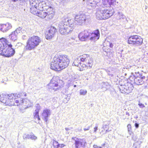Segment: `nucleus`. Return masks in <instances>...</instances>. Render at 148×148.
I'll return each mask as SVG.
<instances>
[{
	"label": "nucleus",
	"mask_w": 148,
	"mask_h": 148,
	"mask_svg": "<svg viewBox=\"0 0 148 148\" xmlns=\"http://www.w3.org/2000/svg\"><path fill=\"white\" fill-rule=\"evenodd\" d=\"M70 61L67 55H56L51 63V69L56 71L64 69L68 66Z\"/></svg>",
	"instance_id": "obj_1"
},
{
	"label": "nucleus",
	"mask_w": 148,
	"mask_h": 148,
	"mask_svg": "<svg viewBox=\"0 0 148 148\" xmlns=\"http://www.w3.org/2000/svg\"><path fill=\"white\" fill-rule=\"evenodd\" d=\"M74 26V20L69 18L62 19L58 26L59 31L62 35H66L72 31Z\"/></svg>",
	"instance_id": "obj_2"
},
{
	"label": "nucleus",
	"mask_w": 148,
	"mask_h": 148,
	"mask_svg": "<svg viewBox=\"0 0 148 148\" xmlns=\"http://www.w3.org/2000/svg\"><path fill=\"white\" fill-rule=\"evenodd\" d=\"M41 41L40 38L37 36H34L29 38L24 49L26 50H31L37 46Z\"/></svg>",
	"instance_id": "obj_3"
},
{
	"label": "nucleus",
	"mask_w": 148,
	"mask_h": 148,
	"mask_svg": "<svg viewBox=\"0 0 148 148\" xmlns=\"http://www.w3.org/2000/svg\"><path fill=\"white\" fill-rule=\"evenodd\" d=\"M8 42L7 46L4 48L3 51L1 52V55L6 57H10L12 56L15 53L14 49L12 48V45L10 44H9Z\"/></svg>",
	"instance_id": "obj_4"
},
{
	"label": "nucleus",
	"mask_w": 148,
	"mask_h": 148,
	"mask_svg": "<svg viewBox=\"0 0 148 148\" xmlns=\"http://www.w3.org/2000/svg\"><path fill=\"white\" fill-rule=\"evenodd\" d=\"M84 60L82 61L84 63L82 65L81 64L80 68H79L80 71H82L86 69H90L93 64L92 59L90 58L89 56L86 54V56Z\"/></svg>",
	"instance_id": "obj_5"
},
{
	"label": "nucleus",
	"mask_w": 148,
	"mask_h": 148,
	"mask_svg": "<svg viewBox=\"0 0 148 148\" xmlns=\"http://www.w3.org/2000/svg\"><path fill=\"white\" fill-rule=\"evenodd\" d=\"M143 42V39L141 37L137 35L130 36L128 39V43L138 46L141 45Z\"/></svg>",
	"instance_id": "obj_6"
},
{
	"label": "nucleus",
	"mask_w": 148,
	"mask_h": 148,
	"mask_svg": "<svg viewBox=\"0 0 148 148\" xmlns=\"http://www.w3.org/2000/svg\"><path fill=\"white\" fill-rule=\"evenodd\" d=\"M119 88L121 93L129 94L131 92L133 88V86L132 84L127 82L124 85H121Z\"/></svg>",
	"instance_id": "obj_7"
},
{
	"label": "nucleus",
	"mask_w": 148,
	"mask_h": 148,
	"mask_svg": "<svg viewBox=\"0 0 148 148\" xmlns=\"http://www.w3.org/2000/svg\"><path fill=\"white\" fill-rule=\"evenodd\" d=\"M87 19V16L84 14L76 15L75 17V21H74V24L81 25L85 23Z\"/></svg>",
	"instance_id": "obj_8"
},
{
	"label": "nucleus",
	"mask_w": 148,
	"mask_h": 148,
	"mask_svg": "<svg viewBox=\"0 0 148 148\" xmlns=\"http://www.w3.org/2000/svg\"><path fill=\"white\" fill-rule=\"evenodd\" d=\"M8 96H6L3 101V103L5 106H14V104L15 97L14 94H12L7 95Z\"/></svg>",
	"instance_id": "obj_9"
},
{
	"label": "nucleus",
	"mask_w": 148,
	"mask_h": 148,
	"mask_svg": "<svg viewBox=\"0 0 148 148\" xmlns=\"http://www.w3.org/2000/svg\"><path fill=\"white\" fill-rule=\"evenodd\" d=\"M26 32V31L24 30H22V28L19 27L17 28L15 31L12 32L10 35V39L14 41L16 40L19 34L22 35Z\"/></svg>",
	"instance_id": "obj_10"
},
{
	"label": "nucleus",
	"mask_w": 148,
	"mask_h": 148,
	"mask_svg": "<svg viewBox=\"0 0 148 148\" xmlns=\"http://www.w3.org/2000/svg\"><path fill=\"white\" fill-rule=\"evenodd\" d=\"M133 76L135 84L139 85H141L144 83L143 79L145 77L144 76H142V75L139 74L138 72H135Z\"/></svg>",
	"instance_id": "obj_11"
},
{
	"label": "nucleus",
	"mask_w": 148,
	"mask_h": 148,
	"mask_svg": "<svg viewBox=\"0 0 148 148\" xmlns=\"http://www.w3.org/2000/svg\"><path fill=\"white\" fill-rule=\"evenodd\" d=\"M48 88L51 90H54L56 91L61 88V86L58 85L57 82H56L53 79H52L50 82L48 84Z\"/></svg>",
	"instance_id": "obj_12"
},
{
	"label": "nucleus",
	"mask_w": 148,
	"mask_h": 148,
	"mask_svg": "<svg viewBox=\"0 0 148 148\" xmlns=\"http://www.w3.org/2000/svg\"><path fill=\"white\" fill-rule=\"evenodd\" d=\"M99 37L100 33L98 29L94 31L92 33H89V39L91 41H97L99 39Z\"/></svg>",
	"instance_id": "obj_13"
},
{
	"label": "nucleus",
	"mask_w": 148,
	"mask_h": 148,
	"mask_svg": "<svg viewBox=\"0 0 148 148\" xmlns=\"http://www.w3.org/2000/svg\"><path fill=\"white\" fill-rule=\"evenodd\" d=\"M29 1L30 7V12L33 14H36V11L39 9L38 8V4H37L35 1L33 0H29Z\"/></svg>",
	"instance_id": "obj_14"
},
{
	"label": "nucleus",
	"mask_w": 148,
	"mask_h": 148,
	"mask_svg": "<svg viewBox=\"0 0 148 148\" xmlns=\"http://www.w3.org/2000/svg\"><path fill=\"white\" fill-rule=\"evenodd\" d=\"M86 56V54H84L82 56H80L78 57L77 58L75 59L74 62L73 64V66H77L79 68H80V66H81V61L84 60L85 59V57Z\"/></svg>",
	"instance_id": "obj_15"
},
{
	"label": "nucleus",
	"mask_w": 148,
	"mask_h": 148,
	"mask_svg": "<svg viewBox=\"0 0 148 148\" xmlns=\"http://www.w3.org/2000/svg\"><path fill=\"white\" fill-rule=\"evenodd\" d=\"M12 27L11 24L9 23H7L6 24H0V30L3 32H7Z\"/></svg>",
	"instance_id": "obj_16"
},
{
	"label": "nucleus",
	"mask_w": 148,
	"mask_h": 148,
	"mask_svg": "<svg viewBox=\"0 0 148 148\" xmlns=\"http://www.w3.org/2000/svg\"><path fill=\"white\" fill-rule=\"evenodd\" d=\"M101 8L103 12V19L108 18L113 14L112 11L105 9L103 7H101Z\"/></svg>",
	"instance_id": "obj_17"
},
{
	"label": "nucleus",
	"mask_w": 148,
	"mask_h": 148,
	"mask_svg": "<svg viewBox=\"0 0 148 148\" xmlns=\"http://www.w3.org/2000/svg\"><path fill=\"white\" fill-rule=\"evenodd\" d=\"M78 36L80 40L82 41H85L87 38L89 39V33L87 30H84L79 34Z\"/></svg>",
	"instance_id": "obj_18"
},
{
	"label": "nucleus",
	"mask_w": 148,
	"mask_h": 148,
	"mask_svg": "<svg viewBox=\"0 0 148 148\" xmlns=\"http://www.w3.org/2000/svg\"><path fill=\"white\" fill-rule=\"evenodd\" d=\"M56 29L54 27H51L50 29L45 34V37L47 39L51 38L53 36Z\"/></svg>",
	"instance_id": "obj_19"
},
{
	"label": "nucleus",
	"mask_w": 148,
	"mask_h": 148,
	"mask_svg": "<svg viewBox=\"0 0 148 148\" xmlns=\"http://www.w3.org/2000/svg\"><path fill=\"white\" fill-rule=\"evenodd\" d=\"M75 148H83L85 146L86 143L84 139L75 140Z\"/></svg>",
	"instance_id": "obj_20"
},
{
	"label": "nucleus",
	"mask_w": 148,
	"mask_h": 148,
	"mask_svg": "<svg viewBox=\"0 0 148 148\" xmlns=\"http://www.w3.org/2000/svg\"><path fill=\"white\" fill-rule=\"evenodd\" d=\"M116 0H103V5L106 7L114 6L116 4Z\"/></svg>",
	"instance_id": "obj_21"
},
{
	"label": "nucleus",
	"mask_w": 148,
	"mask_h": 148,
	"mask_svg": "<svg viewBox=\"0 0 148 148\" xmlns=\"http://www.w3.org/2000/svg\"><path fill=\"white\" fill-rule=\"evenodd\" d=\"M7 43L8 41L6 39L2 38L0 39V51L1 52L3 51L4 48L7 46ZM1 53L0 52V54L1 55Z\"/></svg>",
	"instance_id": "obj_22"
},
{
	"label": "nucleus",
	"mask_w": 148,
	"mask_h": 148,
	"mask_svg": "<svg viewBox=\"0 0 148 148\" xmlns=\"http://www.w3.org/2000/svg\"><path fill=\"white\" fill-rule=\"evenodd\" d=\"M51 114L50 110L47 109H45L42 114V118L44 119L45 121L47 122V121L48 117Z\"/></svg>",
	"instance_id": "obj_23"
},
{
	"label": "nucleus",
	"mask_w": 148,
	"mask_h": 148,
	"mask_svg": "<svg viewBox=\"0 0 148 148\" xmlns=\"http://www.w3.org/2000/svg\"><path fill=\"white\" fill-rule=\"evenodd\" d=\"M101 0H87L86 3L88 5L92 7L98 6L97 4L100 2Z\"/></svg>",
	"instance_id": "obj_24"
},
{
	"label": "nucleus",
	"mask_w": 148,
	"mask_h": 148,
	"mask_svg": "<svg viewBox=\"0 0 148 148\" xmlns=\"http://www.w3.org/2000/svg\"><path fill=\"white\" fill-rule=\"evenodd\" d=\"M36 12H37V13H36V14H34L42 18H45L47 15L48 14V13L47 12H45L44 11H43V10H41L40 9L39 10L38 9Z\"/></svg>",
	"instance_id": "obj_25"
},
{
	"label": "nucleus",
	"mask_w": 148,
	"mask_h": 148,
	"mask_svg": "<svg viewBox=\"0 0 148 148\" xmlns=\"http://www.w3.org/2000/svg\"><path fill=\"white\" fill-rule=\"evenodd\" d=\"M116 15V17L117 19L123 20L125 21H128L127 18L122 12H119Z\"/></svg>",
	"instance_id": "obj_26"
},
{
	"label": "nucleus",
	"mask_w": 148,
	"mask_h": 148,
	"mask_svg": "<svg viewBox=\"0 0 148 148\" xmlns=\"http://www.w3.org/2000/svg\"><path fill=\"white\" fill-rule=\"evenodd\" d=\"M20 102L22 103V105L25 107L24 108H27L32 106V104L28 100L26 99H25L24 100H22V101H20Z\"/></svg>",
	"instance_id": "obj_27"
},
{
	"label": "nucleus",
	"mask_w": 148,
	"mask_h": 148,
	"mask_svg": "<svg viewBox=\"0 0 148 148\" xmlns=\"http://www.w3.org/2000/svg\"><path fill=\"white\" fill-rule=\"evenodd\" d=\"M111 129H109V126L108 125H105L103 126V127L101 128V130L100 132V134L103 135L106 134V133L110 131Z\"/></svg>",
	"instance_id": "obj_28"
},
{
	"label": "nucleus",
	"mask_w": 148,
	"mask_h": 148,
	"mask_svg": "<svg viewBox=\"0 0 148 148\" xmlns=\"http://www.w3.org/2000/svg\"><path fill=\"white\" fill-rule=\"evenodd\" d=\"M103 11L102 10L101 6L99 8V10L97 11L96 13V16L97 19L98 20H101L103 19Z\"/></svg>",
	"instance_id": "obj_29"
},
{
	"label": "nucleus",
	"mask_w": 148,
	"mask_h": 148,
	"mask_svg": "<svg viewBox=\"0 0 148 148\" xmlns=\"http://www.w3.org/2000/svg\"><path fill=\"white\" fill-rule=\"evenodd\" d=\"M14 95H15V98L16 97L17 98L21 97V98H22V97L26 96V93L25 92H22L17 93L14 94Z\"/></svg>",
	"instance_id": "obj_30"
},
{
	"label": "nucleus",
	"mask_w": 148,
	"mask_h": 148,
	"mask_svg": "<svg viewBox=\"0 0 148 148\" xmlns=\"http://www.w3.org/2000/svg\"><path fill=\"white\" fill-rule=\"evenodd\" d=\"M35 112L34 114V118L36 120L35 122H37L40 120L38 115L39 109H37L35 110Z\"/></svg>",
	"instance_id": "obj_31"
},
{
	"label": "nucleus",
	"mask_w": 148,
	"mask_h": 148,
	"mask_svg": "<svg viewBox=\"0 0 148 148\" xmlns=\"http://www.w3.org/2000/svg\"><path fill=\"white\" fill-rule=\"evenodd\" d=\"M38 5V8H39V9H40L41 10H43L44 8L47 5V3L45 1H42Z\"/></svg>",
	"instance_id": "obj_32"
},
{
	"label": "nucleus",
	"mask_w": 148,
	"mask_h": 148,
	"mask_svg": "<svg viewBox=\"0 0 148 148\" xmlns=\"http://www.w3.org/2000/svg\"><path fill=\"white\" fill-rule=\"evenodd\" d=\"M6 96H8L7 94L0 93V101L3 103V101L4 100Z\"/></svg>",
	"instance_id": "obj_33"
},
{
	"label": "nucleus",
	"mask_w": 148,
	"mask_h": 148,
	"mask_svg": "<svg viewBox=\"0 0 148 148\" xmlns=\"http://www.w3.org/2000/svg\"><path fill=\"white\" fill-rule=\"evenodd\" d=\"M141 142L138 141L135 142L132 148H140V147Z\"/></svg>",
	"instance_id": "obj_34"
},
{
	"label": "nucleus",
	"mask_w": 148,
	"mask_h": 148,
	"mask_svg": "<svg viewBox=\"0 0 148 148\" xmlns=\"http://www.w3.org/2000/svg\"><path fill=\"white\" fill-rule=\"evenodd\" d=\"M53 145L54 148H58L59 147V144L56 140H53Z\"/></svg>",
	"instance_id": "obj_35"
},
{
	"label": "nucleus",
	"mask_w": 148,
	"mask_h": 148,
	"mask_svg": "<svg viewBox=\"0 0 148 148\" xmlns=\"http://www.w3.org/2000/svg\"><path fill=\"white\" fill-rule=\"evenodd\" d=\"M87 93V90L83 89H81L79 91V94L80 95H86Z\"/></svg>",
	"instance_id": "obj_36"
},
{
	"label": "nucleus",
	"mask_w": 148,
	"mask_h": 148,
	"mask_svg": "<svg viewBox=\"0 0 148 148\" xmlns=\"http://www.w3.org/2000/svg\"><path fill=\"white\" fill-rule=\"evenodd\" d=\"M30 135L29 134H25L23 135V138L24 139L26 140L27 139H30Z\"/></svg>",
	"instance_id": "obj_37"
},
{
	"label": "nucleus",
	"mask_w": 148,
	"mask_h": 148,
	"mask_svg": "<svg viewBox=\"0 0 148 148\" xmlns=\"http://www.w3.org/2000/svg\"><path fill=\"white\" fill-rule=\"evenodd\" d=\"M21 101H22V100H16L15 102L14 103V105L16 106H18L19 105H22V103L20 102Z\"/></svg>",
	"instance_id": "obj_38"
},
{
	"label": "nucleus",
	"mask_w": 148,
	"mask_h": 148,
	"mask_svg": "<svg viewBox=\"0 0 148 148\" xmlns=\"http://www.w3.org/2000/svg\"><path fill=\"white\" fill-rule=\"evenodd\" d=\"M138 105L139 106V107L140 108H143L145 107V106L144 105V104H143L140 101H139L138 102Z\"/></svg>",
	"instance_id": "obj_39"
},
{
	"label": "nucleus",
	"mask_w": 148,
	"mask_h": 148,
	"mask_svg": "<svg viewBox=\"0 0 148 148\" xmlns=\"http://www.w3.org/2000/svg\"><path fill=\"white\" fill-rule=\"evenodd\" d=\"M127 127L128 129V131L129 132V133L131 134L132 132L131 130V127L130 124H128L127 126Z\"/></svg>",
	"instance_id": "obj_40"
},
{
	"label": "nucleus",
	"mask_w": 148,
	"mask_h": 148,
	"mask_svg": "<svg viewBox=\"0 0 148 148\" xmlns=\"http://www.w3.org/2000/svg\"><path fill=\"white\" fill-rule=\"evenodd\" d=\"M30 139L32 140H36L37 139V137L35 136L34 134L30 135Z\"/></svg>",
	"instance_id": "obj_41"
},
{
	"label": "nucleus",
	"mask_w": 148,
	"mask_h": 148,
	"mask_svg": "<svg viewBox=\"0 0 148 148\" xmlns=\"http://www.w3.org/2000/svg\"><path fill=\"white\" fill-rule=\"evenodd\" d=\"M86 127L84 128V131H86V130H89L90 128V127H91V126H86Z\"/></svg>",
	"instance_id": "obj_42"
},
{
	"label": "nucleus",
	"mask_w": 148,
	"mask_h": 148,
	"mask_svg": "<svg viewBox=\"0 0 148 148\" xmlns=\"http://www.w3.org/2000/svg\"><path fill=\"white\" fill-rule=\"evenodd\" d=\"M98 129V126H96L94 128V132H96L97 130Z\"/></svg>",
	"instance_id": "obj_43"
},
{
	"label": "nucleus",
	"mask_w": 148,
	"mask_h": 148,
	"mask_svg": "<svg viewBox=\"0 0 148 148\" xmlns=\"http://www.w3.org/2000/svg\"><path fill=\"white\" fill-rule=\"evenodd\" d=\"M42 71V69L40 68H38L37 69L36 71L38 72H40Z\"/></svg>",
	"instance_id": "obj_44"
},
{
	"label": "nucleus",
	"mask_w": 148,
	"mask_h": 148,
	"mask_svg": "<svg viewBox=\"0 0 148 148\" xmlns=\"http://www.w3.org/2000/svg\"><path fill=\"white\" fill-rule=\"evenodd\" d=\"M27 37L25 35H23L22 36V38L23 40H25L27 39Z\"/></svg>",
	"instance_id": "obj_45"
},
{
	"label": "nucleus",
	"mask_w": 148,
	"mask_h": 148,
	"mask_svg": "<svg viewBox=\"0 0 148 148\" xmlns=\"http://www.w3.org/2000/svg\"><path fill=\"white\" fill-rule=\"evenodd\" d=\"M20 3V4H21V3L22 2H25V1H27V0H19Z\"/></svg>",
	"instance_id": "obj_46"
},
{
	"label": "nucleus",
	"mask_w": 148,
	"mask_h": 148,
	"mask_svg": "<svg viewBox=\"0 0 148 148\" xmlns=\"http://www.w3.org/2000/svg\"><path fill=\"white\" fill-rule=\"evenodd\" d=\"M126 114L127 115L126 117H129L130 116L129 113L127 112H126Z\"/></svg>",
	"instance_id": "obj_47"
},
{
	"label": "nucleus",
	"mask_w": 148,
	"mask_h": 148,
	"mask_svg": "<svg viewBox=\"0 0 148 148\" xmlns=\"http://www.w3.org/2000/svg\"><path fill=\"white\" fill-rule=\"evenodd\" d=\"M135 126L136 127V128H138L139 127L138 124L137 123H135Z\"/></svg>",
	"instance_id": "obj_48"
},
{
	"label": "nucleus",
	"mask_w": 148,
	"mask_h": 148,
	"mask_svg": "<svg viewBox=\"0 0 148 148\" xmlns=\"http://www.w3.org/2000/svg\"><path fill=\"white\" fill-rule=\"evenodd\" d=\"M105 144H104L103 145H102L101 147H99L98 148H107V147H104Z\"/></svg>",
	"instance_id": "obj_49"
},
{
	"label": "nucleus",
	"mask_w": 148,
	"mask_h": 148,
	"mask_svg": "<svg viewBox=\"0 0 148 148\" xmlns=\"http://www.w3.org/2000/svg\"><path fill=\"white\" fill-rule=\"evenodd\" d=\"M145 115L147 117H148V111H145Z\"/></svg>",
	"instance_id": "obj_50"
},
{
	"label": "nucleus",
	"mask_w": 148,
	"mask_h": 148,
	"mask_svg": "<svg viewBox=\"0 0 148 148\" xmlns=\"http://www.w3.org/2000/svg\"><path fill=\"white\" fill-rule=\"evenodd\" d=\"M93 147L94 148H98L99 147H98L97 146V145H94Z\"/></svg>",
	"instance_id": "obj_51"
},
{
	"label": "nucleus",
	"mask_w": 148,
	"mask_h": 148,
	"mask_svg": "<svg viewBox=\"0 0 148 148\" xmlns=\"http://www.w3.org/2000/svg\"><path fill=\"white\" fill-rule=\"evenodd\" d=\"M19 148H25V147L24 145H21L19 147Z\"/></svg>",
	"instance_id": "obj_52"
},
{
	"label": "nucleus",
	"mask_w": 148,
	"mask_h": 148,
	"mask_svg": "<svg viewBox=\"0 0 148 148\" xmlns=\"http://www.w3.org/2000/svg\"><path fill=\"white\" fill-rule=\"evenodd\" d=\"M65 129L67 131H68L70 130L69 128H65Z\"/></svg>",
	"instance_id": "obj_53"
},
{
	"label": "nucleus",
	"mask_w": 148,
	"mask_h": 148,
	"mask_svg": "<svg viewBox=\"0 0 148 148\" xmlns=\"http://www.w3.org/2000/svg\"><path fill=\"white\" fill-rule=\"evenodd\" d=\"M37 105L38 106H36V107H37V109H39H39H40V107H39V106L38 107V105H38V104H37Z\"/></svg>",
	"instance_id": "obj_54"
},
{
	"label": "nucleus",
	"mask_w": 148,
	"mask_h": 148,
	"mask_svg": "<svg viewBox=\"0 0 148 148\" xmlns=\"http://www.w3.org/2000/svg\"><path fill=\"white\" fill-rule=\"evenodd\" d=\"M18 44L19 45H21L22 44V43H18Z\"/></svg>",
	"instance_id": "obj_55"
},
{
	"label": "nucleus",
	"mask_w": 148,
	"mask_h": 148,
	"mask_svg": "<svg viewBox=\"0 0 148 148\" xmlns=\"http://www.w3.org/2000/svg\"><path fill=\"white\" fill-rule=\"evenodd\" d=\"M76 138L75 137H73V138H72V139L75 140Z\"/></svg>",
	"instance_id": "obj_56"
},
{
	"label": "nucleus",
	"mask_w": 148,
	"mask_h": 148,
	"mask_svg": "<svg viewBox=\"0 0 148 148\" xmlns=\"http://www.w3.org/2000/svg\"><path fill=\"white\" fill-rule=\"evenodd\" d=\"M13 1L14 2H16V1H17L18 0H14Z\"/></svg>",
	"instance_id": "obj_57"
},
{
	"label": "nucleus",
	"mask_w": 148,
	"mask_h": 148,
	"mask_svg": "<svg viewBox=\"0 0 148 148\" xmlns=\"http://www.w3.org/2000/svg\"><path fill=\"white\" fill-rule=\"evenodd\" d=\"M76 86H76V85H74V87H76Z\"/></svg>",
	"instance_id": "obj_58"
},
{
	"label": "nucleus",
	"mask_w": 148,
	"mask_h": 148,
	"mask_svg": "<svg viewBox=\"0 0 148 148\" xmlns=\"http://www.w3.org/2000/svg\"><path fill=\"white\" fill-rule=\"evenodd\" d=\"M146 54L147 55H148V53H147Z\"/></svg>",
	"instance_id": "obj_59"
},
{
	"label": "nucleus",
	"mask_w": 148,
	"mask_h": 148,
	"mask_svg": "<svg viewBox=\"0 0 148 148\" xmlns=\"http://www.w3.org/2000/svg\"><path fill=\"white\" fill-rule=\"evenodd\" d=\"M147 9V7H146L145 9Z\"/></svg>",
	"instance_id": "obj_60"
},
{
	"label": "nucleus",
	"mask_w": 148,
	"mask_h": 148,
	"mask_svg": "<svg viewBox=\"0 0 148 148\" xmlns=\"http://www.w3.org/2000/svg\"><path fill=\"white\" fill-rule=\"evenodd\" d=\"M76 83V84H77V82H76V83Z\"/></svg>",
	"instance_id": "obj_61"
},
{
	"label": "nucleus",
	"mask_w": 148,
	"mask_h": 148,
	"mask_svg": "<svg viewBox=\"0 0 148 148\" xmlns=\"http://www.w3.org/2000/svg\"><path fill=\"white\" fill-rule=\"evenodd\" d=\"M76 83V84H77V82H76V83Z\"/></svg>",
	"instance_id": "obj_62"
}]
</instances>
